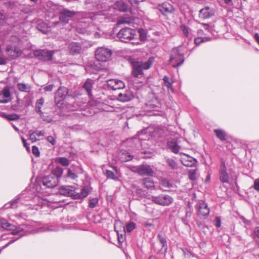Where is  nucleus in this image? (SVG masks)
<instances>
[{"instance_id":"58","label":"nucleus","mask_w":259,"mask_h":259,"mask_svg":"<svg viewBox=\"0 0 259 259\" xmlns=\"http://www.w3.org/2000/svg\"><path fill=\"white\" fill-rule=\"evenodd\" d=\"M92 44L90 41H88L87 40H84L82 41V48H89L92 47Z\"/></svg>"},{"instance_id":"36","label":"nucleus","mask_w":259,"mask_h":259,"mask_svg":"<svg viewBox=\"0 0 259 259\" xmlns=\"http://www.w3.org/2000/svg\"><path fill=\"white\" fill-rule=\"evenodd\" d=\"M133 17H123L119 19L116 24L117 25H120L122 24H129L131 23L133 21Z\"/></svg>"},{"instance_id":"57","label":"nucleus","mask_w":259,"mask_h":259,"mask_svg":"<svg viewBox=\"0 0 259 259\" xmlns=\"http://www.w3.org/2000/svg\"><path fill=\"white\" fill-rule=\"evenodd\" d=\"M214 225L217 228H220L221 225V220L220 217H216L214 220Z\"/></svg>"},{"instance_id":"25","label":"nucleus","mask_w":259,"mask_h":259,"mask_svg":"<svg viewBox=\"0 0 259 259\" xmlns=\"http://www.w3.org/2000/svg\"><path fill=\"white\" fill-rule=\"evenodd\" d=\"M68 48L70 53L72 55L79 54L81 50L80 45L75 42H72L69 44Z\"/></svg>"},{"instance_id":"27","label":"nucleus","mask_w":259,"mask_h":259,"mask_svg":"<svg viewBox=\"0 0 259 259\" xmlns=\"http://www.w3.org/2000/svg\"><path fill=\"white\" fill-rule=\"evenodd\" d=\"M119 157L120 160L122 162H126L131 160L133 158V156L128 152L124 150H121L119 153Z\"/></svg>"},{"instance_id":"35","label":"nucleus","mask_w":259,"mask_h":259,"mask_svg":"<svg viewBox=\"0 0 259 259\" xmlns=\"http://www.w3.org/2000/svg\"><path fill=\"white\" fill-rule=\"evenodd\" d=\"M160 184L162 187L167 188H171L173 187V184L166 178H161L160 180Z\"/></svg>"},{"instance_id":"17","label":"nucleus","mask_w":259,"mask_h":259,"mask_svg":"<svg viewBox=\"0 0 259 259\" xmlns=\"http://www.w3.org/2000/svg\"><path fill=\"white\" fill-rule=\"evenodd\" d=\"M157 9L163 15L172 13L175 10L173 6L168 3H163L161 4H159L157 6Z\"/></svg>"},{"instance_id":"42","label":"nucleus","mask_w":259,"mask_h":259,"mask_svg":"<svg viewBox=\"0 0 259 259\" xmlns=\"http://www.w3.org/2000/svg\"><path fill=\"white\" fill-rule=\"evenodd\" d=\"M163 80L164 82L165 85L168 89H172L173 81L169 79L168 76H164L163 77Z\"/></svg>"},{"instance_id":"1","label":"nucleus","mask_w":259,"mask_h":259,"mask_svg":"<svg viewBox=\"0 0 259 259\" xmlns=\"http://www.w3.org/2000/svg\"><path fill=\"white\" fill-rule=\"evenodd\" d=\"M154 58L151 57L146 62L135 61L132 63V75L134 77L141 78L143 75V70H147L150 68L154 62Z\"/></svg>"},{"instance_id":"4","label":"nucleus","mask_w":259,"mask_h":259,"mask_svg":"<svg viewBox=\"0 0 259 259\" xmlns=\"http://www.w3.org/2000/svg\"><path fill=\"white\" fill-rule=\"evenodd\" d=\"M136 35V30L130 27L122 28L117 34V37L122 42H127Z\"/></svg>"},{"instance_id":"63","label":"nucleus","mask_w":259,"mask_h":259,"mask_svg":"<svg viewBox=\"0 0 259 259\" xmlns=\"http://www.w3.org/2000/svg\"><path fill=\"white\" fill-rule=\"evenodd\" d=\"M203 42V39L201 37H197L194 39V43L196 46H198Z\"/></svg>"},{"instance_id":"56","label":"nucleus","mask_w":259,"mask_h":259,"mask_svg":"<svg viewBox=\"0 0 259 259\" xmlns=\"http://www.w3.org/2000/svg\"><path fill=\"white\" fill-rule=\"evenodd\" d=\"M80 95L79 90H75L72 91L70 94V96L73 98H77Z\"/></svg>"},{"instance_id":"12","label":"nucleus","mask_w":259,"mask_h":259,"mask_svg":"<svg viewBox=\"0 0 259 259\" xmlns=\"http://www.w3.org/2000/svg\"><path fill=\"white\" fill-rule=\"evenodd\" d=\"M58 183V180H57L56 177L51 174L45 176L42 180L43 185L48 188H54L57 186Z\"/></svg>"},{"instance_id":"40","label":"nucleus","mask_w":259,"mask_h":259,"mask_svg":"<svg viewBox=\"0 0 259 259\" xmlns=\"http://www.w3.org/2000/svg\"><path fill=\"white\" fill-rule=\"evenodd\" d=\"M84 69L88 73H92L93 71V70H97L96 68L97 66L94 65V64L92 62H90L89 65H85L84 66Z\"/></svg>"},{"instance_id":"14","label":"nucleus","mask_w":259,"mask_h":259,"mask_svg":"<svg viewBox=\"0 0 259 259\" xmlns=\"http://www.w3.org/2000/svg\"><path fill=\"white\" fill-rule=\"evenodd\" d=\"M107 84L108 87L113 90L122 89L125 87L124 83L117 79H108L107 80Z\"/></svg>"},{"instance_id":"38","label":"nucleus","mask_w":259,"mask_h":259,"mask_svg":"<svg viewBox=\"0 0 259 259\" xmlns=\"http://www.w3.org/2000/svg\"><path fill=\"white\" fill-rule=\"evenodd\" d=\"M121 228H123L124 231H125L124 226H123L122 222H121L120 220H115L114 223L115 231L118 234V232L121 231Z\"/></svg>"},{"instance_id":"8","label":"nucleus","mask_w":259,"mask_h":259,"mask_svg":"<svg viewBox=\"0 0 259 259\" xmlns=\"http://www.w3.org/2000/svg\"><path fill=\"white\" fill-rule=\"evenodd\" d=\"M197 210L198 216L200 219H206L209 214V209L207 204L203 201H199L195 206Z\"/></svg>"},{"instance_id":"54","label":"nucleus","mask_w":259,"mask_h":259,"mask_svg":"<svg viewBox=\"0 0 259 259\" xmlns=\"http://www.w3.org/2000/svg\"><path fill=\"white\" fill-rule=\"evenodd\" d=\"M67 176L70 179L74 180L77 177V175L73 172L70 169L67 170Z\"/></svg>"},{"instance_id":"50","label":"nucleus","mask_w":259,"mask_h":259,"mask_svg":"<svg viewBox=\"0 0 259 259\" xmlns=\"http://www.w3.org/2000/svg\"><path fill=\"white\" fill-rule=\"evenodd\" d=\"M2 94L6 98L10 97L11 96V93L9 88L5 87L3 91V92H2Z\"/></svg>"},{"instance_id":"46","label":"nucleus","mask_w":259,"mask_h":259,"mask_svg":"<svg viewBox=\"0 0 259 259\" xmlns=\"http://www.w3.org/2000/svg\"><path fill=\"white\" fill-rule=\"evenodd\" d=\"M24 230V228L21 227H16L14 226V228L13 229H12L11 231H12V233L13 235H18L20 234L21 232H23Z\"/></svg>"},{"instance_id":"64","label":"nucleus","mask_w":259,"mask_h":259,"mask_svg":"<svg viewBox=\"0 0 259 259\" xmlns=\"http://www.w3.org/2000/svg\"><path fill=\"white\" fill-rule=\"evenodd\" d=\"M253 233L254 235L259 239V227H255Z\"/></svg>"},{"instance_id":"13","label":"nucleus","mask_w":259,"mask_h":259,"mask_svg":"<svg viewBox=\"0 0 259 259\" xmlns=\"http://www.w3.org/2000/svg\"><path fill=\"white\" fill-rule=\"evenodd\" d=\"M68 94V90L64 87H60L55 95V101L58 105L59 103L64 100Z\"/></svg>"},{"instance_id":"20","label":"nucleus","mask_w":259,"mask_h":259,"mask_svg":"<svg viewBox=\"0 0 259 259\" xmlns=\"http://www.w3.org/2000/svg\"><path fill=\"white\" fill-rule=\"evenodd\" d=\"M94 83V80L91 78H88L85 80L83 85H82V88L84 90L88 96L91 99L93 96L92 91Z\"/></svg>"},{"instance_id":"51","label":"nucleus","mask_w":259,"mask_h":259,"mask_svg":"<svg viewBox=\"0 0 259 259\" xmlns=\"http://www.w3.org/2000/svg\"><path fill=\"white\" fill-rule=\"evenodd\" d=\"M181 28L183 31V34L186 37H188L189 33V28L187 27L186 26L183 25L181 26Z\"/></svg>"},{"instance_id":"39","label":"nucleus","mask_w":259,"mask_h":259,"mask_svg":"<svg viewBox=\"0 0 259 259\" xmlns=\"http://www.w3.org/2000/svg\"><path fill=\"white\" fill-rule=\"evenodd\" d=\"M19 199H20V198L18 197L15 199L12 200L10 202L6 204L4 206V208L5 209H9L10 208L16 207V205L18 203V201H19Z\"/></svg>"},{"instance_id":"18","label":"nucleus","mask_w":259,"mask_h":259,"mask_svg":"<svg viewBox=\"0 0 259 259\" xmlns=\"http://www.w3.org/2000/svg\"><path fill=\"white\" fill-rule=\"evenodd\" d=\"M113 7L114 9L118 10L121 12H126L128 11H131V10L130 6L122 0L117 1L115 2L113 4Z\"/></svg>"},{"instance_id":"60","label":"nucleus","mask_w":259,"mask_h":259,"mask_svg":"<svg viewBox=\"0 0 259 259\" xmlns=\"http://www.w3.org/2000/svg\"><path fill=\"white\" fill-rule=\"evenodd\" d=\"M47 141L52 144V145H54L56 144V141L53 137L50 136L47 138Z\"/></svg>"},{"instance_id":"52","label":"nucleus","mask_w":259,"mask_h":259,"mask_svg":"<svg viewBox=\"0 0 259 259\" xmlns=\"http://www.w3.org/2000/svg\"><path fill=\"white\" fill-rule=\"evenodd\" d=\"M36 132H31V131L29 132V139L31 140L32 142H34L37 140V139L36 138Z\"/></svg>"},{"instance_id":"55","label":"nucleus","mask_w":259,"mask_h":259,"mask_svg":"<svg viewBox=\"0 0 259 259\" xmlns=\"http://www.w3.org/2000/svg\"><path fill=\"white\" fill-rule=\"evenodd\" d=\"M139 32L141 40H145L147 37L146 32L143 29H142L139 31Z\"/></svg>"},{"instance_id":"30","label":"nucleus","mask_w":259,"mask_h":259,"mask_svg":"<svg viewBox=\"0 0 259 259\" xmlns=\"http://www.w3.org/2000/svg\"><path fill=\"white\" fill-rule=\"evenodd\" d=\"M142 184L147 189H150L154 187L153 180L150 178H145L142 180Z\"/></svg>"},{"instance_id":"48","label":"nucleus","mask_w":259,"mask_h":259,"mask_svg":"<svg viewBox=\"0 0 259 259\" xmlns=\"http://www.w3.org/2000/svg\"><path fill=\"white\" fill-rule=\"evenodd\" d=\"M20 116L16 114H8L7 117H6V119L8 120H16L19 118Z\"/></svg>"},{"instance_id":"7","label":"nucleus","mask_w":259,"mask_h":259,"mask_svg":"<svg viewBox=\"0 0 259 259\" xmlns=\"http://www.w3.org/2000/svg\"><path fill=\"white\" fill-rule=\"evenodd\" d=\"M60 195L69 196L73 199L80 198L81 195L77 193L74 188L71 186H62L59 189Z\"/></svg>"},{"instance_id":"16","label":"nucleus","mask_w":259,"mask_h":259,"mask_svg":"<svg viewBox=\"0 0 259 259\" xmlns=\"http://www.w3.org/2000/svg\"><path fill=\"white\" fill-rule=\"evenodd\" d=\"M75 13L73 11L67 9H63L60 13L59 20L61 23L66 24L69 21L70 18L74 16Z\"/></svg>"},{"instance_id":"9","label":"nucleus","mask_w":259,"mask_h":259,"mask_svg":"<svg viewBox=\"0 0 259 259\" xmlns=\"http://www.w3.org/2000/svg\"><path fill=\"white\" fill-rule=\"evenodd\" d=\"M146 106L150 110L160 111L161 107V103L160 100L154 94L149 96V99L146 103Z\"/></svg>"},{"instance_id":"21","label":"nucleus","mask_w":259,"mask_h":259,"mask_svg":"<svg viewBox=\"0 0 259 259\" xmlns=\"http://www.w3.org/2000/svg\"><path fill=\"white\" fill-rule=\"evenodd\" d=\"M134 97L133 94L128 91L120 93L117 96V99L122 102H126L131 101Z\"/></svg>"},{"instance_id":"31","label":"nucleus","mask_w":259,"mask_h":259,"mask_svg":"<svg viewBox=\"0 0 259 259\" xmlns=\"http://www.w3.org/2000/svg\"><path fill=\"white\" fill-rule=\"evenodd\" d=\"M165 162L170 169L172 170L178 169V164L174 159L169 158H165Z\"/></svg>"},{"instance_id":"45","label":"nucleus","mask_w":259,"mask_h":259,"mask_svg":"<svg viewBox=\"0 0 259 259\" xmlns=\"http://www.w3.org/2000/svg\"><path fill=\"white\" fill-rule=\"evenodd\" d=\"M196 169H191L188 172V177L190 180L194 181L196 180Z\"/></svg>"},{"instance_id":"59","label":"nucleus","mask_w":259,"mask_h":259,"mask_svg":"<svg viewBox=\"0 0 259 259\" xmlns=\"http://www.w3.org/2000/svg\"><path fill=\"white\" fill-rule=\"evenodd\" d=\"M253 187L255 190L259 192V179L254 180Z\"/></svg>"},{"instance_id":"41","label":"nucleus","mask_w":259,"mask_h":259,"mask_svg":"<svg viewBox=\"0 0 259 259\" xmlns=\"http://www.w3.org/2000/svg\"><path fill=\"white\" fill-rule=\"evenodd\" d=\"M136 223L132 222L126 224L125 227H124V229L125 230H126L127 232L130 233L136 228Z\"/></svg>"},{"instance_id":"33","label":"nucleus","mask_w":259,"mask_h":259,"mask_svg":"<svg viewBox=\"0 0 259 259\" xmlns=\"http://www.w3.org/2000/svg\"><path fill=\"white\" fill-rule=\"evenodd\" d=\"M217 137L221 141H224L226 140V134L222 130L216 129L214 130Z\"/></svg>"},{"instance_id":"62","label":"nucleus","mask_w":259,"mask_h":259,"mask_svg":"<svg viewBox=\"0 0 259 259\" xmlns=\"http://www.w3.org/2000/svg\"><path fill=\"white\" fill-rule=\"evenodd\" d=\"M22 143H23V144L24 145V146L26 148V150H27V151H30V148H29V145L28 144V143H27L26 142V140L23 138V137H22Z\"/></svg>"},{"instance_id":"6","label":"nucleus","mask_w":259,"mask_h":259,"mask_svg":"<svg viewBox=\"0 0 259 259\" xmlns=\"http://www.w3.org/2000/svg\"><path fill=\"white\" fill-rule=\"evenodd\" d=\"M151 200L154 203L162 206H168L173 202V199L171 196L163 194L156 196H152Z\"/></svg>"},{"instance_id":"53","label":"nucleus","mask_w":259,"mask_h":259,"mask_svg":"<svg viewBox=\"0 0 259 259\" xmlns=\"http://www.w3.org/2000/svg\"><path fill=\"white\" fill-rule=\"evenodd\" d=\"M32 152L33 154L36 157H39L40 155V152L38 147L36 146H33L32 147Z\"/></svg>"},{"instance_id":"10","label":"nucleus","mask_w":259,"mask_h":259,"mask_svg":"<svg viewBox=\"0 0 259 259\" xmlns=\"http://www.w3.org/2000/svg\"><path fill=\"white\" fill-rule=\"evenodd\" d=\"M33 55L39 60L50 61L53 59V52L46 50H38L33 51Z\"/></svg>"},{"instance_id":"15","label":"nucleus","mask_w":259,"mask_h":259,"mask_svg":"<svg viewBox=\"0 0 259 259\" xmlns=\"http://www.w3.org/2000/svg\"><path fill=\"white\" fill-rule=\"evenodd\" d=\"M7 54L11 59H14L19 57L21 54V50L18 47H13L12 46H8L6 48Z\"/></svg>"},{"instance_id":"24","label":"nucleus","mask_w":259,"mask_h":259,"mask_svg":"<svg viewBox=\"0 0 259 259\" xmlns=\"http://www.w3.org/2000/svg\"><path fill=\"white\" fill-rule=\"evenodd\" d=\"M157 237L162 246L161 249L157 253L165 254L167 250V244L166 238L164 236L160 234L157 235Z\"/></svg>"},{"instance_id":"37","label":"nucleus","mask_w":259,"mask_h":259,"mask_svg":"<svg viewBox=\"0 0 259 259\" xmlns=\"http://www.w3.org/2000/svg\"><path fill=\"white\" fill-rule=\"evenodd\" d=\"M92 188L90 185H88L82 188V199L86 197L92 191Z\"/></svg>"},{"instance_id":"43","label":"nucleus","mask_w":259,"mask_h":259,"mask_svg":"<svg viewBox=\"0 0 259 259\" xmlns=\"http://www.w3.org/2000/svg\"><path fill=\"white\" fill-rule=\"evenodd\" d=\"M98 203V199L97 198H90L89 201V207L91 208H95Z\"/></svg>"},{"instance_id":"2","label":"nucleus","mask_w":259,"mask_h":259,"mask_svg":"<svg viewBox=\"0 0 259 259\" xmlns=\"http://www.w3.org/2000/svg\"><path fill=\"white\" fill-rule=\"evenodd\" d=\"M129 169L140 176L153 177L154 174L151 166L146 163L137 166H130Z\"/></svg>"},{"instance_id":"19","label":"nucleus","mask_w":259,"mask_h":259,"mask_svg":"<svg viewBox=\"0 0 259 259\" xmlns=\"http://www.w3.org/2000/svg\"><path fill=\"white\" fill-rule=\"evenodd\" d=\"M214 11L212 8L205 7L199 11V16L203 19H208L213 16Z\"/></svg>"},{"instance_id":"47","label":"nucleus","mask_w":259,"mask_h":259,"mask_svg":"<svg viewBox=\"0 0 259 259\" xmlns=\"http://www.w3.org/2000/svg\"><path fill=\"white\" fill-rule=\"evenodd\" d=\"M58 161L64 166H68L69 165V160L65 157H59L58 159Z\"/></svg>"},{"instance_id":"28","label":"nucleus","mask_w":259,"mask_h":259,"mask_svg":"<svg viewBox=\"0 0 259 259\" xmlns=\"http://www.w3.org/2000/svg\"><path fill=\"white\" fill-rule=\"evenodd\" d=\"M167 146L173 153L177 154L179 152L180 146L176 142L174 141H168L167 142Z\"/></svg>"},{"instance_id":"3","label":"nucleus","mask_w":259,"mask_h":259,"mask_svg":"<svg viewBox=\"0 0 259 259\" xmlns=\"http://www.w3.org/2000/svg\"><path fill=\"white\" fill-rule=\"evenodd\" d=\"M180 47L179 46L174 48L171 51L169 61L172 63V66L174 68H178L184 62V55L180 53Z\"/></svg>"},{"instance_id":"26","label":"nucleus","mask_w":259,"mask_h":259,"mask_svg":"<svg viewBox=\"0 0 259 259\" xmlns=\"http://www.w3.org/2000/svg\"><path fill=\"white\" fill-rule=\"evenodd\" d=\"M44 103V99L41 98L40 99L37 100L35 103V112L39 114L40 117L44 120H45L44 118V113L42 112L41 108Z\"/></svg>"},{"instance_id":"61","label":"nucleus","mask_w":259,"mask_h":259,"mask_svg":"<svg viewBox=\"0 0 259 259\" xmlns=\"http://www.w3.org/2000/svg\"><path fill=\"white\" fill-rule=\"evenodd\" d=\"M6 17L4 14L0 13V26L3 25L5 22Z\"/></svg>"},{"instance_id":"29","label":"nucleus","mask_w":259,"mask_h":259,"mask_svg":"<svg viewBox=\"0 0 259 259\" xmlns=\"http://www.w3.org/2000/svg\"><path fill=\"white\" fill-rule=\"evenodd\" d=\"M0 225L3 229L11 230L14 228V226L8 222V221L5 219H0Z\"/></svg>"},{"instance_id":"34","label":"nucleus","mask_w":259,"mask_h":259,"mask_svg":"<svg viewBox=\"0 0 259 259\" xmlns=\"http://www.w3.org/2000/svg\"><path fill=\"white\" fill-rule=\"evenodd\" d=\"M63 171V169L62 167L60 166H57L52 170L51 174L55 176L57 179V180H58L59 178L62 176Z\"/></svg>"},{"instance_id":"49","label":"nucleus","mask_w":259,"mask_h":259,"mask_svg":"<svg viewBox=\"0 0 259 259\" xmlns=\"http://www.w3.org/2000/svg\"><path fill=\"white\" fill-rule=\"evenodd\" d=\"M135 192L138 197H142L144 195V191L139 187H137L136 188Z\"/></svg>"},{"instance_id":"23","label":"nucleus","mask_w":259,"mask_h":259,"mask_svg":"<svg viewBox=\"0 0 259 259\" xmlns=\"http://www.w3.org/2000/svg\"><path fill=\"white\" fill-rule=\"evenodd\" d=\"M181 161L184 165L188 167L195 166L197 163L195 158L188 155H185V157L182 158Z\"/></svg>"},{"instance_id":"5","label":"nucleus","mask_w":259,"mask_h":259,"mask_svg":"<svg viewBox=\"0 0 259 259\" xmlns=\"http://www.w3.org/2000/svg\"><path fill=\"white\" fill-rule=\"evenodd\" d=\"M111 50L105 47H99L95 51V57L98 61L106 62L112 55Z\"/></svg>"},{"instance_id":"44","label":"nucleus","mask_w":259,"mask_h":259,"mask_svg":"<svg viewBox=\"0 0 259 259\" xmlns=\"http://www.w3.org/2000/svg\"><path fill=\"white\" fill-rule=\"evenodd\" d=\"M106 175L108 179L114 180H118V178L117 177L115 176L114 173L110 170H106Z\"/></svg>"},{"instance_id":"11","label":"nucleus","mask_w":259,"mask_h":259,"mask_svg":"<svg viewBox=\"0 0 259 259\" xmlns=\"http://www.w3.org/2000/svg\"><path fill=\"white\" fill-rule=\"evenodd\" d=\"M92 21L90 18H83L82 17V34L89 35L94 32L95 27L93 25Z\"/></svg>"},{"instance_id":"22","label":"nucleus","mask_w":259,"mask_h":259,"mask_svg":"<svg viewBox=\"0 0 259 259\" xmlns=\"http://www.w3.org/2000/svg\"><path fill=\"white\" fill-rule=\"evenodd\" d=\"M220 180L223 183L229 182V176L227 172V168L225 162H222V167L219 171Z\"/></svg>"},{"instance_id":"32","label":"nucleus","mask_w":259,"mask_h":259,"mask_svg":"<svg viewBox=\"0 0 259 259\" xmlns=\"http://www.w3.org/2000/svg\"><path fill=\"white\" fill-rule=\"evenodd\" d=\"M17 88L20 92L29 93L30 92L31 87L30 85L27 84L23 83H18L17 84Z\"/></svg>"}]
</instances>
